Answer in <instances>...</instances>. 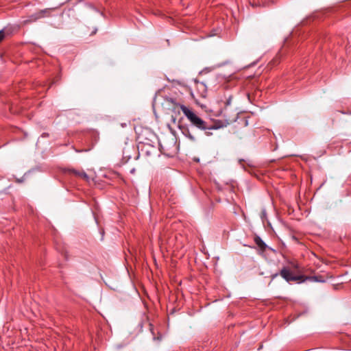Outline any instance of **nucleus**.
Masks as SVG:
<instances>
[{
  "instance_id": "1",
  "label": "nucleus",
  "mask_w": 351,
  "mask_h": 351,
  "mask_svg": "<svg viewBox=\"0 0 351 351\" xmlns=\"http://www.w3.org/2000/svg\"><path fill=\"white\" fill-rule=\"evenodd\" d=\"M180 107L191 125L197 128L202 130H206L213 129L216 130L220 128V126L216 125L208 126L206 122L198 117L193 110L184 105H180Z\"/></svg>"
},
{
  "instance_id": "2",
  "label": "nucleus",
  "mask_w": 351,
  "mask_h": 351,
  "mask_svg": "<svg viewBox=\"0 0 351 351\" xmlns=\"http://www.w3.org/2000/svg\"><path fill=\"white\" fill-rule=\"evenodd\" d=\"M280 275L287 282H290L291 281L297 282L298 283L304 282L303 275L295 274L294 271L291 270V269L288 267H283L280 271Z\"/></svg>"
},
{
  "instance_id": "3",
  "label": "nucleus",
  "mask_w": 351,
  "mask_h": 351,
  "mask_svg": "<svg viewBox=\"0 0 351 351\" xmlns=\"http://www.w3.org/2000/svg\"><path fill=\"white\" fill-rule=\"evenodd\" d=\"M53 10L54 8H46L44 10H41L38 12L32 14L28 19L24 20L22 22V23L23 25H27L32 22H36L37 20L40 19L49 17L51 16V11Z\"/></svg>"
},
{
  "instance_id": "4",
  "label": "nucleus",
  "mask_w": 351,
  "mask_h": 351,
  "mask_svg": "<svg viewBox=\"0 0 351 351\" xmlns=\"http://www.w3.org/2000/svg\"><path fill=\"white\" fill-rule=\"evenodd\" d=\"M181 132L186 137L190 139L191 141H196V136L193 133V132L188 127H182L180 128Z\"/></svg>"
},
{
  "instance_id": "5",
  "label": "nucleus",
  "mask_w": 351,
  "mask_h": 351,
  "mask_svg": "<svg viewBox=\"0 0 351 351\" xmlns=\"http://www.w3.org/2000/svg\"><path fill=\"white\" fill-rule=\"evenodd\" d=\"M232 96H229L228 98L225 101V107L224 108L220 111L219 115L223 114V117H224L226 119L227 121H230L228 116L226 114V110L227 108L231 105L232 104Z\"/></svg>"
},
{
  "instance_id": "6",
  "label": "nucleus",
  "mask_w": 351,
  "mask_h": 351,
  "mask_svg": "<svg viewBox=\"0 0 351 351\" xmlns=\"http://www.w3.org/2000/svg\"><path fill=\"white\" fill-rule=\"evenodd\" d=\"M254 242L262 251L265 250L267 245L259 237L256 236L254 237Z\"/></svg>"
},
{
  "instance_id": "7",
  "label": "nucleus",
  "mask_w": 351,
  "mask_h": 351,
  "mask_svg": "<svg viewBox=\"0 0 351 351\" xmlns=\"http://www.w3.org/2000/svg\"><path fill=\"white\" fill-rule=\"evenodd\" d=\"M69 172L74 174L75 176L83 178L86 180H88V176L84 171H79L75 169H69Z\"/></svg>"
},
{
  "instance_id": "8",
  "label": "nucleus",
  "mask_w": 351,
  "mask_h": 351,
  "mask_svg": "<svg viewBox=\"0 0 351 351\" xmlns=\"http://www.w3.org/2000/svg\"><path fill=\"white\" fill-rule=\"evenodd\" d=\"M304 281L306 280H311L315 282H324V280L322 279V277L318 276H310V277H304Z\"/></svg>"
},
{
  "instance_id": "9",
  "label": "nucleus",
  "mask_w": 351,
  "mask_h": 351,
  "mask_svg": "<svg viewBox=\"0 0 351 351\" xmlns=\"http://www.w3.org/2000/svg\"><path fill=\"white\" fill-rule=\"evenodd\" d=\"M291 264V270L294 271V270H298L299 269V265L298 263H290Z\"/></svg>"
},
{
  "instance_id": "10",
  "label": "nucleus",
  "mask_w": 351,
  "mask_h": 351,
  "mask_svg": "<svg viewBox=\"0 0 351 351\" xmlns=\"http://www.w3.org/2000/svg\"><path fill=\"white\" fill-rule=\"evenodd\" d=\"M5 38V32L3 30H0V42H1Z\"/></svg>"
},
{
  "instance_id": "11",
  "label": "nucleus",
  "mask_w": 351,
  "mask_h": 351,
  "mask_svg": "<svg viewBox=\"0 0 351 351\" xmlns=\"http://www.w3.org/2000/svg\"><path fill=\"white\" fill-rule=\"evenodd\" d=\"M278 276V274H275L272 275V279H274V278H276Z\"/></svg>"
},
{
  "instance_id": "12",
  "label": "nucleus",
  "mask_w": 351,
  "mask_h": 351,
  "mask_svg": "<svg viewBox=\"0 0 351 351\" xmlns=\"http://www.w3.org/2000/svg\"><path fill=\"white\" fill-rule=\"evenodd\" d=\"M206 134L208 136L211 134V133H210V132H206Z\"/></svg>"
}]
</instances>
